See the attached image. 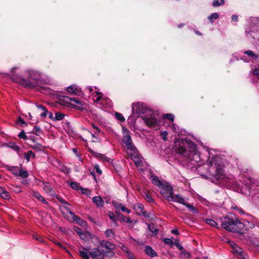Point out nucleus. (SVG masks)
Here are the masks:
<instances>
[{"label": "nucleus", "mask_w": 259, "mask_h": 259, "mask_svg": "<svg viewBox=\"0 0 259 259\" xmlns=\"http://www.w3.org/2000/svg\"><path fill=\"white\" fill-rule=\"evenodd\" d=\"M174 149L177 153L195 163H197L200 160L199 154L197 150L196 145L190 140H176Z\"/></svg>", "instance_id": "f257e3e1"}, {"label": "nucleus", "mask_w": 259, "mask_h": 259, "mask_svg": "<svg viewBox=\"0 0 259 259\" xmlns=\"http://www.w3.org/2000/svg\"><path fill=\"white\" fill-rule=\"evenodd\" d=\"M27 73L28 75V80L15 73H13L11 75V78L14 81L17 83L30 89L40 86L42 84L43 81L40 72L31 70H28Z\"/></svg>", "instance_id": "f03ea898"}, {"label": "nucleus", "mask_w": 259, "mask_h": 259, "mask_svg": "<svg viewBox=\"0 0 259 259\" xmlns=\"http://www.w3.org/2000/svg\"><path fill=\"white\" fill-rule=\"evenodd\" d=\"M210 174L217 178H221L224 171V163L223 159L219 156L212 157L208 161Z\"/></svg>", "instance_id": "7ed1b4c3"}, {"label": "nucleus", "mask_w": 259, "mask_h": 259, "mask_svg": "<svg viewBox=\"0 0 259 259\" xmlns=\"http://www.w3.org/2000/svg\"><path fill=\"white\" fill-rule=\"evenodd\" d=\"M222 228L230 232H242V229L244 227L243 224L241 223L238 219L234 217L230 218L226 217L222 221L221 224Z\"/></svg>", "instance_id": "20e7f679"}, {"label": "nucleus", "mask_w": 259, "mask_h": 259, "mask_svg": "<svg viewBox=\"0 0 259 259\" xmlns=\"http://www.w3.org/2000/svg\"><path fill=\"white\" fill-rule=\"evenodd\" d=\"M160 193L163 197L168 201L184 203V198L180 195H174L171 186L167 184H164L161 186Z\"/></svg>", "instance_id": "39448f33"}, {"label": "nucleus", "mask_w": 259, "mask_h": 259, "mask_svg": "<svg viewBox=\"0 0 259 259\" xmlns=\"http://www.w3.org/2000/svg\"><path fill=\"white\" fill-rule=\"evenodd\" d=\"M247 219H243L241 224H243L244 227L242 229V232H239V233L243 234L244 232L249 229H252L254 227V217L250 214H246Z\"/></svg>", "instance_id": "423d86ee"}, {"label": "nucleus", "mask_w": 259, "mask_h": 259, "mask_svg": "<svg viewBox=\"0 0 259 259\" xmlns=\"http://www.w3.org/2000/svg\"><path fill=\"white\" fill-rule=\"evenodd\" d=\"M122 142L125 145L127 153H131V152H132L133 150H135V149H136L132 143L131 137L127 132H125L124 134Z\"/></svg>", "instance_id": "0eeeda50"}, {"label": "nucleus", "mask_w": 259, "mask_h": 259, "mask_svg": "<svg viewBox=\"0 0 259 259\" xmlns=\"http://www.w3.org/2000/svg\"><path fill=\"white\" fill-rule=\"evenodd\" d=\"M141 118L149 127H154L156 126L158 123L157 119L151 113L148 114L146 115H144L142 116Z\"/></svg>", "instance_id": "6e6552de"}, {"label": "nucleus", "mask_w": 259, "mask_h": 259, "mask_svg": "<svg viewBox=\"0 0 259 259\" xmlns=\"http://www.w3.org/2000/svg\"><path fill=\"white\" fill-rule=\"evenodd\" d=\"M127 154L137 166H142L143 165L142 158L137 149L133 150L132 152H131V153H127Z\"/></svg>", "instance_id": "1a4fd4ad"}, {"label": "nucleus", "mask_w": 259, "mask_h": 259, "mask_svg": "<svg viewBox=\"0 0 259 259\" xmlns=\"http://www.w3.org/2000/svg\"><path fill=\"white\" fill-rule=\"evenodd\" d=\"M107 252L100 250L97 248H94L90 251V256L92 259H104Z\"/></svg>", "instance_id": "9d476101"}, {"label": "nucleus", "mask_w": 259, "mask_h": 259, "mask_svg": "<svg viewBox=\"0 0 259 259\" xmlns=\"http://www.w3.org/2000/svg\"><path fill=\"white\" fill-rule=\"evenodd\" d=\"M229 242L232 246L233 250L238 253L237 256L238 259H248V255L243 252L242 248L238 246L235 243H232L230 241H229Z\"/></svg>", "instance_id": "9b49d317"}, {"label": "nucleus", "mask_w": 259, "mask_h": 259, "mask_svg": "<svg viewBox=\"0 0 259 259\" xmlns=\"http://www.w3.org/2000/svg\"><path fill=\"white\" fill-rule=\"evenodd\" d=\"M132 110L135 114H140L144 113L145 110V106L142 103H134L132 105Z\"/></svg>", "instance_id": "f8f14e48"}, {"label": "nucleus", "mask_w": 259, "mask_h": 259, "mask_svg": "<svg viewBox=\"0 0 259 259\" xmlns=\"http://www.w3.org/2000/svg\"><path fill=\"white\" fill-rule=\"evenodd\" d=\"M99 243L102 247H105L109 250L107 252L109 253L112 256L114 255L113 252L112 251V250L115 248V246L114 244L106 240L100 241Z\"/></svg>", "instance_id": "ddd939ff"}, {"label": "nucleus", "mask_w": 259, "mask_h": 259, "mask_svg": "<svg viewBox=\"0 0 259 259\" xmlns=\"http://www.w3.org/2000/svg\"><path fill=\"white\" fill-rule=\"evenodd\" d=\"M90 249L85 248L84 247H81L79 248L78 251L80 256L83 259H89L90 256Z\"/></svg>", "instance_id": "4468645a"}, {"label": "nucleus", "mask_w": 259, "mask_h": 259, "mask_svg": "<svg viewBox=\"0 0 259 259\" xmlns=\"http://www.w3.org/2000/svg\"><path fill=\"white\" fill-rule=\"evenodd\" d=\"M67 92L71 94L79 95L81 93V89L76 85H71L67 89Z\"/></svg>", "instance_id": "2eb2a0df"}, {"label": "nucleus", "mask_w": 259, "mask_h": 259, "mask_svg": "<svg viewBox=\"0 0 259 259\" xmlns=\"http://www.w3.org/2000/svg\"><path fill=\"white\" fill-rule=\"evenodd\" d=\"M243 53L246 55L250 59L252 60H256L258 59L259 55L254 53L250 50L244 51Z\"/></svg>", "instance_id": "dca6fc26"}, {"label": "nucleus", "mask_w": 259, "mask_h": 259, "mask_svg": "<svg viewBox=\"0 0 259 259\" xmlns=\"http://www.w3.org/2000/svg\"><path fill=\"white\" fill-rule=\"evenodd\" d=\"M72 103L74 104V105H72L71 107H73V108H76L79 110L83 109L84 103L81 101L78 100L77 98H73Z\"/></svg>", "instance_id": "f3484780"}, {"label": "nucleus", "mask_w": 259, "mask_h": 259, "mask_svg": "<svg viewBox=\"0 0 259 259\" xmlns=\"http://www.w3.org/2000/svg\"><path fill=\"white\" fill-rule=\"evenodd\" d=\"M93 202L97 205V206L101 207L104 205V201L100 196H95L93 198Z\"/></svg>", "instance_id": "a211bd4d"}, {"label": "nucleus", "mask_w": 259, "mask_h": 259, "mask_svg": "<svg viewBox=\"0 0 259 259\" xmlns=\"http://www.w3.org/2000/svg\"><path fill=\"white\" fill-rule=\"evenodd\" d=\"M31 195L38 201H41L43 203L48 204V202L38 192L33 191H32Z\"/></svg>", "instance_id": "6ab92c4d"}, {"label": "nucleus", "mask_w": 259, "mask_h": 259, "mask_svg": "<svg viewBox=\"0 0 259 259\" xmlns=\"http://www.w3.org/2000/svg\"><path fill=\"white\" fill-rule=\"evenodd\" d=\"M115 208L117 210H121L122 211L130 213L131 210L124 206L122 204L119 203H116L114 204Z\"/></svg>", "instance_id": "aec40b11"}, {"label": "nucleus", "mask_w": 259, "mask_h": 259, "mask_svg": "<svg viewBox=\"0 0 259 259\" xmlns=\"http://www.w3.org/2000/svg\"><path fill=\"white\" fill-rule=\"evenodd\" d=\"M73 98H69L67 96H63L60 98V101L64 103V104L66 106L74 105L72 103Z\"/></svg>", "instance_id": "412c9836"}, {"label": "nucleus", "mask_w": 259, "mask_h": 259, "mask_svg": "<svg viewBox=\"0 0 259 259\" xmlns=\"http://www.w3.org/2000/svg\"><path fill=\"white\" fill-rule=\"evenodd\" d=\"M5 167L9 171H11L12 173L17 177L19 175L20 168L17 166H11L9 165H5Z\"/></svg>", "instance_id": "4be33fe9"}, {"label": "nucleus", "mask_w": 259, "mask_h": 259, "mask_svg": "<svg viewBox=\"0 0 259 259\" xmlns=\"http://www.w3.org/2000/svg\"><path fill=\"white\" fill-rule=\"evenodd\" d=\"M0 196L5 199H9L10 198L9 193L6 189L0 186Z\"/></svg>", "instance_id": "5701e85b"}, {"label": "nucleus", "mask_w": 259, "mask_h": 259, "mask_svg": "<svg viewBox=\"0 0 259 259\" xmlns=\"http://www.w3.org/2000/svg\"><path fill=\"white\" fill-rule=\"evenodd\" d=\"M145 251L146 254L151 257L157 256L156 252L149 246H146L145 248Z\"/></svg>", "instance_id": "b1692460"}, {"label": "nucleus", "mask_w": 259, "mask_h": 259, "mask_svg": "<svg viewBox=\"0 0 259 259\" xmlns=\"http://www.w3.org/2000/svg\"><path fill=\"white\" fill-rule=\"evenodd\" d=\"M24 156L27 162L30 161V158H35V154L31 150H29L27 152L24 153Z\"/></svg>", "instance_id": "393cba45"}, {"label": "nucleus", "mask_w": 259, "mask_h": 259, "mask_svg": "<svg viewBox=\"0 0 259 259\" xmlns=\"http://www.w3.org/2000/svg\"><path fill=\"white\" fill-rule=\"evenodd\" d=\"M151 180L153 184L158 186L161 187L162 185L164 184L162 183V182L158 179V178L157 177L154 176H151Z\"/></svg>", "instance_id": "a878e982"}, {"label": "nucleus", "mask_w": 259, "mask_h": 259, "mask_svg": "<svg viewBox=\"0 0 259 259\" xmlns=\"http://www.w3.org/2000/svg\"><path fill=\"white\" fill-rule=\"evenodd\" d=\"M7 146L17 152H19L20 151L19 147L14 142H10L7 144Z\"/></svg>", "instance_id": "bb28decb"}, {"label": "nucleus", "mask_w": 259, "mask_h": 259, "mask_svg": "<svg viewBox=\"0 0 259 259\" xmlns=\"http://www.w3.org/2000/svg\"><path fill=\"white\" fill-rule=\"evenodd\" d=\"M43 189L47 193L53 195L54 191L50 185L44 184L43 186Z\"/></svg>", "instance_id": "cd10ccee"}, {"label": "nucleus", "mask_w": 259, "mask_h": 259, "mask_svg": "<svg viewBox=\"0 0 259 259\" xmlns=\"http://www.w3.org/2000/svg\"><path fill=\"white\" fill-rule=\"evenodd\" d=\"M181 204H182L184 205H185L189 209L194 212V213H197V209L191 204H187L185 202V199H184V203H180Z\"/></svg>", "instance_id": "c85d7f7f"}, {"label": "nucleus", "mask_w": 259, "mask_h": 259, "mask_svg": "<svg viewBox=\"0 0 259 259\" xmlns=\"http://www.w3.org/2000/svg\"><path fill=\"white\" fill-rule=\"evenodd\" d=\"M148 228L150 231L154 233V234H157L158 232V230L157 229L156 226L154 224H150L148 225Z\"/></svg>", "instance_id": "c756f323"}, {"label": "nucleus", "mask_w": 259, "mask_h": 259, "mask_svg": "<svg viewBox=\"0 0 259 259\" xmlns=\"http://www.w3.org/2000/svg\"><path fill=\"white\" fill-rule=\"evenodd\" d=\"M224 3L225 0H213L212 6L214 7H217L223 5Z\"/></svg>", "instance_id": "7c9ffc66"}, {"label": "nucleus", "mask_w": 259, "mask_h": 259, "mask_svg": "<svg viewBox=\"0 0 259 259\" xmlns=\"http://www.w3.org/2000/svg\"><path fill=\"white\" fill-rule=\"evenodd\" d=\"M18 176L23 179L26 178L28 177V173L26 170L20 169Z\"/></svg>", "instance_id": "2f4dec72"}, {"label": "nucleus", "mask_w": 259, "mask_h": 259, "mask_svg": "<svg viewBox=\"0 0 259 259\" xmlns=\"http://www.w3.org/2000/svg\"><path fill=\"white\" fill-rule=\"evenodd\" d=\"M31 148L37 151H43L44 147L40 144H36L31 146Z\"/></svg>", "instance_id": "473e14b6"}, {"label": "nucleus", "mask_w": 259, "mask_h": 259, "mask_svg": "<svg viewBox=\"0 0 259 259\" xmlns=\"http://www.w3.org/2000/svg\"><path fill=\"white\" fill-rule=\"evenodd\" d=\"M205 222L211 226L218 228L217 223L212 219H206Z\"/></svg>", "instance_id": "72a5a7b5"}, {"label": "nucleus", "mask_w": 259, "mask_h": 259, "mask_svg": "<svg viewBox=\"0 0 259 259\" xmlns=\"http://www.w3.org/2000/svg\"><path fill=\"white\" fill-rule=\"evenodd\" d=\"M102 98V94L99 92H96V95L94 96V100L96 102H99Z\"/></svg>", "instance_id": "f704fd0d"}, {"label": "nucleus", "mask_w": 259, "mask_h": 259, "mask_svg": "<svg viewBox=\"0 0 259 259\" xmlns=\"http://www.w3.org/2000/svg\"><path fill=\"white\" fill-rule=\"evenodd\" d=\"M95 155L96 157L101 159L104 161H108V158L104 155L100 153H96Z\"/></svg>", "instance_id": "c9c22d12"}, {"label": "nucleus", "mask_w": 259, "mask_h": 259, "mask_svg": "<svg viewBox=\"0 0 259 259\" xmlns=\"http://www.w3.org/2000/svg\"><path fill=\"white\" fill-rule=\"evenodd\" d=\"M219 18V15L217 13H212L210 16L208 17L209 20L212 22L213 19H217Z\"/></svg>", "instance_id": "e433bc0d"}, {"label": "nucleus", "mask_w": 259, "mask_h": 259, "mask_svg": "<svg viewBox=\"0 0 259 259\" xmlns=\"http://www.w3.org/2000/svg\"><path fill=\"white\" fill-rule=\"evenodd\" d=\"M64 114L58 112L55 114V120H61L63 119Z\"/></svg>", "instance_id": "4c0bfd02"}, {"label": "nucleus", "mask_w": 259, "mask_h": 259, "mask_svg": "<svg viewBox=\"0 0 259 259\" xmlns=\"http://www.w3.org/2000/svg\"><path fill=\"white\" fill-rule=\"evenodd\" d=\"M163 241L165 244L169 245L171 247L174 245V242L172 239L166 238L164 239Z\"/></svg>", "instance_id": "58836bf2"}, {"label": "nucleus", "mask_w": 259, "mask_h": 259, "mask_svg": "<svg viewBox=\"0 0 259 259\" xmlns=\"http://www.w3.org/2000/svg\"><path fill=\"white\" fill-rule=\"evenodd\" d=\"M180 256L181 257L185 258H189L191 257L190 253L185 251L181 252Z\"/></svg>", "instance_id": "ea45409f"}, {"label": "nucleus", "mask_w": 259, "mask_h": 259, "mask_svg": "<svg viewBox=\"0 0 259 259\" xmlns=\"http://www.w3.org/2000/svg\"><path fill=\"white\" fill-rule=\"evenodd\" d=\"M144 197L147 201L149 202H153V199L152 198V196L148 194V193H145L144 195Z\"/></svg>", "instance_id": "a19ab883"}, {"label": "nucleus", "mask_w": 259, "mask_h": 259, "mask_svg": "<svg viewBox=\"0 0 259 259\" xmlns=\"http://www.w3.org/2000/svg\"><path fill=\"white\" fill-rule=\"evenodd\" d=\"M163 117H164V118L168 119L169 120H170L171 121H173L175 116L173 114L168 113V114H164L163 115Z\"/></svg>", "instance_id": "79ce46f5"}, {"label": "nucleus", "mask_w": 259, "mask_h": 259, "mask_svg": "<svg viewBox=\"0 0 259 259\" xmlns=\"http://www.w3.org/2000/svg\"><path fill=\"white\" fill-rule=\"evenodd\" d=\"M115 115L116 118L121 122H123L125 120L124 117L122 116L121 114L118 112H116L115 113Z\"/></svg>", "instance_id": "37998d69"}, {"label": "nucleus", "mask_w": 259, "mask_h": 259, "mask_svg": "<svg viewBox=\"0 0 259 259\" xmlns=\"http://www.w3.org/2000/svg\"><path fill=\"white\" fill-rule=\"evenodd\" d=\"M252 73L253 75L255 76L258 79H259V68L255 67L252 70Z\"/></svg>", "instance_id": "c03bdc74"}, {"label": "nucleus", "mask_w": 259, "mask_h": 259, "mask_svg": "<svg viewBox=\"0 0 259 259\" xmlns=\"http://www.w3.org/2000/svg\"><path fill=\"white\" fill-rule=\"evenodd\" d=\"M74 229L75 232L79 235H84V232L80 228L78 227H74Z\"/></svg>", "instance_id": "a18cd8bd"}, {"label": "nucleus", "mask_w": 259, "mask_h": 259, "mask_svg": "<svg viewBox=\"0 0 259 259\" xmlns=\"http://www.w3.org/2000/svg\"><path fill=\"white\" fill-rule=\"evenodd\" d=\"M71 187L74 190H78L79 189V184L76 182H71L70 183Z\"/></svg>", "instance_id": "49530a36"}, {"label": "nucleus", "mask_w": 259, "mask_h": 259, "mask_svg": "<svg viewBox=\"0 0 259 259\" xmlns=\"http://www.w3.org/2000/svg\"><path fill=\"white\" fill-rule=\"evenodd\" d=\"M122 221L123 222L128 223L130 224H132L134 222V221L132 220H131L130 218H127L126 217H123Z\"/></svg>", "instance_id": "de8ad7c7"}, {"label": "nucleus", "mask_w": 259, "mask_h": 259, "mask_svg": "<svg viewBox=\"0 0 259 259\" xmlns=\"http://www.w3.org/2000/svg\"><path fill=\"white\" fill-rule=\"evenodd\" d=\"M18 137L19 138L23 139L24 140L27 139V137L26 136L25 133L24 131H22L19 134Z\"/></svg>", "instance_id": "09e8293b"}, {"label": "nucleus", "mask_w": 259, "mask_h": 259, "mask_svg": "<svg viewBox=\"0 0 259 259\" xmlns=\"http://www.w3.org/2000/svg\"><path fill=\"white\" fill-rule=\"evenodd\" d=\"M94 170H96V172L98 175H100L102 174V170H101V169L99 167V166L98 164H95L94 165Z\"/></svg>", "instance_id": "8fccbe9b"}, {"label": "nucleus", "mask_w": 259, "mask_h": 259, "mask_svg": "<svg viewBox=\"0 0 259 259\" xmlns=\"http://www.w3.org/2000/svg\"><path fill=\"white\" fill-rule=\"evenodd\" d=\"M167 133L166 131H163L161 132L160 136L162 139L165 141L167 140Z\"/></svg>", "instance_id": "3c124183"}, {"label": "nucleus", "mask_w": 259, "mask_h": 259, "mask_svg": "<svg viewBox=\"0 0 259 259\" xmlns=\"http://www.w3.org/2000/svg\"><path fill=\"white\" fill-rule=\"evenodd\" d=\"M105 234L108 237H112L113 235V232L111 229H108L106 231Z\"/></svg>", "instance_id": "603ef678"}, {"label": "nucleus", "mask_w": 259, "mask_h": 259, "mask_svg": "<svg viewBox=\"0 0 259 259\" xmlns=\"http://www.w3.org/2000/svg\"><path fill=\"white\" fill-rule=\"evenodd\" d=\"M174 244L177 246V247L180 250H183V247L179 243V241L178 240H175Z\"/></svg>", "instance_id": "864d4df0"}, {"label": "nucleus", "mask_w": 259, "mask_h": 259, "mask_svg": "<svg viewBox=\"0 0 259 259\" xmlns=\"http://www.w3.org/2000/svg\"><path fill=\"white\" fill-rule=\"evenodd\" d=\"M18 122L21 123V126L23 127L27 125L26 122L21 117L18 118Z\"/></svg>", "instance_id": "5fc2aeb1"}, {"label": "nucleus", "mask_w": 259, "mask_h": 259, "mask_svg": "<svg viewBox=\"0 0 259 259\" xmlns=\"http://www.w3.org/2000/svg\"><path fill=\"white\" fill-rule=\"evenodd\" d=\"M109 218L113 221H115L117 220V217L114 214L113 212H110L109 213Z\"/></svg>", "instance_id": "6e6d98bb"}, {"label": "nucleus", "mask_w": 259, "mask_h": 259, "mask_svg": "<svg viewBox=\"0 0 259 259\" xmlns=\"http://www.w3.org/2000/svg\"><path fill=\"white\" fill-rule=\"evenodd\" d=\"M78 223L80 224L82 226H85L87 224L86 222L81 220L79 218H77Z\"/></svg>", "instance_id": "4d7b16f0"}, {"label": "nucleus", "mask_w": 259, "mask_h": 259, "mask_svg": "<svg viewBox=\"0 0 259 259\" xmlns=\"http://www.w3.org/2000/svg\"><path fill=\"white\" fill-rule=\"evenodd\" d=\"M69 205H69H65L64 207L65 208L66 210L67 211V212L70 213L72 216H74V214L71 211L70 209L68 207Z\"/></svg>", "instance_id": "13d9d810"}, {"label": "nucleus", "mask_w": 259, "mask_h": 259, "mask_svg": "<svg viewBox=\"0 0 259 259\" xmlns=\"http://www.w3.org/2000/svg\"><path fill=\"white\" fill-rule=\"evenodd\" d=\"M33 132H35V133L38 135V133H40L41 130L39 127L35 126L33 128Z\"/></svg>", "instance_id": "bf43d9fd"}, {"label": "nucleus", "mask_w": 259, "mask_h": 259, "mask_svg": "<svg viewBox=\"0 0 259 259\" xmlns=\"http://www.w3.org/2000/svg\"><path fill=\"white\" fill-rule=\"evenodd\" d=\"M121 248L123 251L126 252V253L130 252L128 248L125 245H122L121 246Z\"/></svg>", "instance_id": "052dcab7"}, {"label": "nucleus", "mask_w": 259, "mask_h": 259, "mask_svg": "<svg viewBox=\"0 0 259 259\" xmlns=\"http://www.w3.org/2000/svg\"><path fill=\"white\" fill-rule=\"evenodd\" d=\"M43 110V112L40 114V116L43 117H46L48 113V111L47 108L44 109Z\"/></svg>", "instance_id": "680f3d73"}, {"label": "nucleus", "mask_w": 259, "mask_h": 259, "mask_svg": "<svg viewBox=\"0 0 259 259\" xmlns=\"http://www.w3.org/2000/svg\"><path fill=\"white\" fill-rule=\"evenodd\" d=\"M233 208L236 209V211L237 212H238L239 213H240V214H244L245 213L243 210L241 208H239L237 207H233Z\"/></svg>", "instance_id": "e2e57ef3"}, {"label": "nucleus", "mask_w": 259, "mask_h": 259, "mask_svg": "<svg viewBox=\"0 0 259 259\" xmlns=\"http://www.w3.org/2000/svg\"><path fill=\"white\" fill-rule=\"evenodd\" d=\"M33 237L34 239L39 241V242L43 241L42 238L40 236H38L37 235H33Z\"/></svg>", "instance_id": "0e129e2a"}, {"label": "nucleus", "mask_w": 259, "mask_h": 259, "mask_svg": "<svg viewBox=\"0 0 259 259\" xmlns=\"http://www.w3.org/2000/svg\"><path fill=\"white\" fill-rule=\"evenodd\" d=\"M137 207H138V209H139V213H143V206L142 205L138 204L137 206H136L135 207V208L137 209Z\"/></svg>", "instance_id": "69168bd1"}, {"label": "nucleus", "mask_w": 259, "mask_h": 259, "mask_svg": "<svg viewBox=\"0 0 259 259\" xmlns=\"http://www.w3.org/2000/svg\"><path fill=\"white\" fill-rule=\"evenodd\" d=\"M92 126L93 128L95 130V132L96 133H100L101 132L100 129L96 125H95L94 124H92Z\"/></svg>", "instance_id": "338daca9"}, {"label": "nucleus", "mask_w": 259, "mask_h": 259, "mask_svg": "<svg viewBox=\"0 0 259 259\" xmlns=\"http://www.w3.org/2000/svg\"><path fill=\"white\" fill-rule=\"evenodd\" d=\"M127 256L128 258V259H135L133 254L130 252H129L127 253Z\"/></svg>", "instance_id": "774afa93"}]
</instances>
